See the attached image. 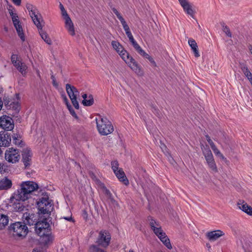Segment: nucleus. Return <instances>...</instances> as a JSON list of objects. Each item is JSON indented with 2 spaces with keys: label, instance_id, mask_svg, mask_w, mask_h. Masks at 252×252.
<instances>
[{
  "label": "nucleus",
  "instance_id": "obj_1",
  "mask_svg": "<svg viewBox=\"0 0 252 252\" xmlns=\"http://www.w3.org/2000/svg\"><path fill=\"white\" fill-rule=\"evenodd\" d=\"M26 8L29 11V15L32 19L34 24L36 26L42 39L48 44H52V40L43 30V25L41 23L43 22L42 17L37 7L31 3L26 4Z\"/></svg>",
  "mask_w": 252,
  "mask_h": 252
},
{
  "label": "nucleus",
  "instance_id": "obj_2",
  "mask_svg": "<svg viewBox=\"0 0 252 252\" xmlns=\"http://www.w3.org/2000/svg\"><path fill=\"white\" fill-rule=\"evenodd\" d=\"M38 189L37 183L32 181L22 182L20 188L12 194V199L25 201L32 197L33 192Z\"/></svg>",
  "mask_w": 252,
  "mask_h": 252
},
{
  "label": "nucleus",
  "instance_id": "obj_3",
  "mask_svg": "<svg viewBox=\"0 0 252 252\" xmlns=\"http://www.w3.org/2000/svg\"><path fill=\"white\" fill-rule=\"evenodd\" d=\"M35 228L36 233L40 236L41 241L43 243L46 245L52 241L50 224L46 219L37 221Z\"/></svg>",
  "mask_w": 252,
  "mask_h": 252
},
{
  "label": "nucleus",
  "instance_id": "obj_4",
  "mask_svg": "<svg viewBox=\"0 0 252 252\" xmlns=\"http://www.w3.org/2000/svg\"><path fill=\"white\" fill-rule=\"evenodd\" d=\"M148 220L151 229L160 240L169 249H172L170 240L165 233L163 231L159 223L155 220L152 217H148Z\"/></svg>",
  "mask_w": 252,
  "mask_h": 252
},
{
  "label": "nucleus",
  "instance_id": "obj_5",
  "mask_svg": "<svg viewBox=\"0 0 252 252\" xmlns=\"http://www.w3.org/2000/svg\"><path fill=\"white\" fill-rule=\"evenodd\" d=\"M95 121L97 130L101 135H107L113 131V126L107 118L99 116L95 119Z\"/></svg>",
  "mask_w": 252,
  "mask_h": 252
},
{
  "label": "nucleus",
  "instance_id": "obj_6",
  "mask_svg": "<svg viewBox=\"0 0 252 252\" xmlns=\"http://www.w3.org/2000/svg\"><path fill=\"white\" fill-rule=\"evenodd\" d=\"M119 55L135 73L139 76L143 75V72L140 66L132 57L129 56L126 50L121 52Z\"/></svg>",
  "mask_w": 252,
  "mask_h": 252
},
{
  "label": "nucleus",
  "instance_id": "obj_7",
  "mask_svg": "<svg viewBox=\"0 0 252 252\" xmlns=\"http://www.w3.org/2000/svg\"><path fill=\"white\" fill-rule=\"evenodd\" d=\"M203 154L209 168L214 172H217V167L215 163L213 154L208 146L201 147Z\"/></svg>",
  "mask_w": 252,
  "mask_h": 252
},
{
  "label": "nucleus",
  "instance_id": "obj_8",
  "mask_svg": "<svg viewBox=\"0 0 252 252\" xmlns=\"http://www.w3.org/2000/svg\"><path fill=\"white\" fill-rule=\"evenodd\" d=\"M11 230L14 232V235L19 237H25L28 232V229L24 223L21 222H16L11 225Z\"/></svg>",
  "mask_w": 252,
  "mask_h": 252
},
{
  "label": "nucleus",
  "instance_id": "obj_9",
  "mask_svg": "<svg viewBox=\"0 0 252 252\" xmlns=\"http://www.w3.org/2000/svg\"><path fill=\"white\" fill-rule=\"evenodd\" d=\"M239 249L244 252H252V239L249 236H241L237 241Z\"/></svg>",
  "mask_w": 252,
  "mask_h": 252
},
{
  "label": "nucleus",
  "instance_id": "obj_10",
  "mask_svg": "<svg viewBox=\"0 0 252 252\" xmlns=\"http://www.w3.org/2000/svg\"><path fill=\"white\" fill-rule=\"evenodd\" d=\"M111 235L106 230H101L96 241V244L103 248H106L109 245L111 240Z\"/></svg>",
  "mask_w": 252,
  "mask_h": 252
},
{
  "label": "nucleus",
  "instance_id": "obj_11",
  "mask_svg": "<svg viewBox=\"0 0 252 252\" xmlns=\"http://www.w3.org/2000/svg\"><path fill=\"white\" fill-rule=\"evenodd\" d=\"M66 92L71 101L74 107L78 109L79 105L77 100V96L79 94L77 89L69 84H67L65 86Z\"/></svg>",
  "mask_w": 252,
  "mask_h": 252
},
{
  "label": "nucleus",
  "instance_id": "obj_12",
  "mask_svg": "<svg viewBox=\"0 0 252 252\" xmlns=\"http://www.w3.org/2000/svg\"><path fill=\"white\" fill-rule=\"evenodd\" d=\"M11 61L13 65L23 75L26 74L28 66L19 59L17 55H12Z\"/></svg>",
  "mask_w": 252,
  "mask_h": 252
},
{
  "label": "nucleus",
  "instance_id": "obj_13",
  "mask_svg": "<svg viewBox=\"0 0 252 252\" xmlns=\"http://www.w3.org/2000/svg\"><path fill=\"white\" fill-rule=\"evenodd\" d=\"M12 21L15 28L16 30L18 36L22 41L25 40V37L23 32V28L19 19L17 14L15 12L13 14H10Z\"/></svg>",
  "mask_w": 252,
  "mask_h": 252
},
{
  "label": "nucleus",
  "instance_id": "obj_14",
  "mask_svg": "<svg viewBox=\"0 0 252 252\" xmlns=\"http://www.w3.org/2000/svg\"><path fill=\"white\" fill-rule=\"evenodd\" d=\"M12 21L15 28L16 30L18 36L22 41L25 40V37L23 32V28L19 19L17 14L15 12L13 14H10Z\"/></svg>",
  "mask_w": 252,
  "mask_h": 252
},
{
  "label": "nucleus",
  "instance_id": "obj_15",
  "mask_svg": "<svg viewBox=\"0 0 252 252\" xmlns=\"http://www.w3.org/2000/svg\"><path fill=\"white\" fill-rule=\"evenodd\" d=\"M0 126L6 131L13 130L14 127V124L13 119L6 115L0 117Z\"/></svg>",
  "mask_w": 252,
  "mask_h": 252
},
{
  "label": "nucleus",
  "instance_id": "obj_16",
  "mask_svg": "<svg viewBox=\"0 0 252 252\" xmlns=\"http://www.w3.org/2000/svg\"><path fill=\"white\" fill-rule=\"evenodd\" d=\"M5 158L9 162L16 163L20 158V154L17 149L8 148L5 153Z\"/></svg>",
  "mask_w": 252,
  "mask_h": 252
},
{
  "label": "nucleus",
  "instance_id": "obj_17",
  "mask_svg": "<svg viewBox=\"0 0 252 252\" xmlns=\"http://www.w3.org/2000/svg\"><path fill=\"white\" fill-rule=\"evenodd\" d=\"M38 216L29 212H26L23 214L22 216V220L24 223H26L29 225H35L38 221Z\"/></svg>",
  "mask_w": 252,
  "mask_h": 252
},
{
  "label": "nucleus",
  "instance_id": "obj_18",
  "mask_svg": "<svg viewBox=\"0 0 252 252\" xmlns=\"http://www.w3.org/2000/svg\"><path fill=\"white\" fill-rule=\"evenodd\" d=\"M181 6L183 7L184 11L187 14L190 15L192 18H194L195 13L194 10L192 8V5L188 1V0H178Z\"/></svg>",
  "mask_w": 252,
  "mask_h": 252
},
{
  "label": "nucleus",
  "instance_id": "obj_19",
  "mask_svg": "<svg viewBox=\"0 0 252 252\" xmlns=\"http://www.w3.org/2000/svg\"><path fill=\"white\" fill-rule=\"evenodd\" d=\"M32 153L31 150L29 148L23 149L22 152V161L26 167L31 164Z\"/></svg>",
  "mask_w": 252,
  "mask_h": 252
},
{
  "label": "nucleus",
  "instance_id": "obj_20",
  "mask_svg": "<svg viewBox=\"0 0 252 252\" xmlns=\"http://www.w3.org/2000/svg\"><path fill=\"white\" fill-rule=\"evenodd\" d=\"M10 134L4 131H0V146L7 147L11 142Z\"/></svg>",
  "mask_w": 252,
  "mask_h": 252
},
{
  "label": "nucleus",
  "instance_id": "obj_21",
  "mask_svg": "<svg viewBox=\"0 0 252 252\" xmlns=\"http://www.w3.org/2000/svg\"><path fill=\"white\" fill-rule=\"evenodd\" d=\"M23 201L22 200H18L15 199H12V195L10 198V202L12 204V206L14 211L16 212H22L24 211L25 207L23 204Z\"/></svg>",
  "mask_w": 252,
  "mask_h": 252
},
{
  "label": "nucleus",
  "instance_id": "obj_22",
  "mask_svg": "<svg viewBox=\"0 0 252 252\" xmlns=\"http://www.w3.org/2000/svg\"><path fill=\"white\" fill-rule=\"evenodd\" d=\"M224 235L223 232L220 230L208 232L206 234L207 238L211 241H215Z\"/></svg>",
  "mask_w": 252,
  "mask_h": 252
},
{
  "label": "nucleus",
  "instance_id": "obj_23",
  "mask_svg": "<svg viewBox=\"0 0 252 252\" xmlns=\"http://www.w3.org/2000/svg\"><path fill=\"white\" fill-rule=\"evenodd\" d=\"M238 207L250 216H252V208L244 201L240 200L237 203Z\"/></svg>",
  "mask_w": 252,
  "mask_h": 252
},
{
  "label": "nucleus",
  "instance_id": "obj_24",
  "mask_svg": "<svg viewBox=\"0 0 252 252\" xmlns=\"http://www.w3.org/2000/svg\"><path fill=\"white\" fill-rule=\"evenodd\" d=\"M116 177L118 178L119 181L122 182L125 185L129 184V181L126 176L125 173L123 169H120L114 173Z\"/></svg>",
  "mask_w": 252,
  "mask_h": 252
},
{
  "label": "nucleus",
  "instance_id": "obj_25",
  "mask_svg": "<svg viewBox=\"0 0 252 252\" xmlns=\"http://www.w3.org/2000/svg\"><path fill=\"white\" fill-rule=\"evenodd\" d=\"M65 20V28L67 30L69 33L72 35L74 36L75 34L74 27L72 21H71L70 18H67Z\"/></svg>",
  "mask_w": 252,
  "mask_h": 252
},
{
  "label": "nucleus",
  "instance_id": "obj_26",
  "mask_svg": "<svg viewBox=\"0 0 252 252\" xmlns=\"http://www.w3.org/2000/svg\"><path fill=\"white\" fill-rule=\"evenodd\" d=\"M12 183L11 180L7 178H4L0 180V190H7L10 189Z\"/></svg>",
  "mask_w": 252,
  "mask_h": 252
},
{
  "label": "nucleus",
  "instance_id": "obj_27",
  "mask_svg": "<svg viewBox=\"0 0 252 252\" xmlns=\"http://www.w3.org/2000/svg\"><path fill=\"white\" fill-rule=\"evenodd\" d=\"M37 204L39 208V211L42 213L45 214L47 212V209L44 207H46L49 204L48 199L44 197L41 198Z\"/></svg>",
  "mask_w": 252,
  "mask_h": 252
},
{
  "label": "nucleus",
  "instance_id": "obj_28",
  "mask_svg": "<svg viewBox=\"0 0 252 252\" xmlns=\"http://www.w3.org/2000/svg\"><path fill=\"white\" fill-rule=\"evenodd\" d=\"M188 43L191 49L192 50L194 55L196 57H198L200 56V54L199 51L198 50V46L196 41L190 38L189 39Z\"/></svg>",
  "mask_w": 252,
  "mask_h": 252
},
{
  "label": "nucleus",
  "instance_id": "obj_29",
  "mask_svg": "<svg viewBox=\"0 0 252 252\" xmlns=\"http://www.w3.org/2000/svg\"><path fill=\"white\" fill-rule=\"evenodd\" d=\"M8 217L4 215L0 214V229L5 227L8 223Z\"/></svg>",
  "mask_w": 252,
  "mask_h": 252
},
{
  "label": "nucleus",
  "instance_id": "obj_30",
  "mask_svg": "<svg viewBox=\"0 0 252 252\" xmlns=\"http://www.w3.org/2000/svg\"><path fill=\"white\" fill-rule=\"evenodd\" d=\"M111 44L113 48L119 54H120L121 52H122V51L125 50L123 47L118 41H112Z\"/></svg>",
  "mask_w": 252,
  "mask_h": 252
},
{
  "label": "nucleus",
  "instance_id": "obj_31",
  "mask_svg": "<svg viewBox=\"0 0 252 252\" xmlns=\"http://www.w3.org/2000/svg\"><path fill=\"white\" fill-rule=\"evenodd\" d=\"M241 69L247 79L250 80L252 78V74L248 69V67L244 65L241 66Z\"/></svg>",
  "mask_w": 252,
  "mask_h": 252
},
{
  "label": "nucleus",
  "instance_id": "obj_32",
  "mask_svg": "<svg viewBox=\"0 0 252 252\" xmlns=\"http://www.w3.org/2000/svg\"><path fill=\"white\" fill-rule=\"evenodd\" d=\"M21 136L18 134H14L13 136V143L17 145L22 146L23 145L22 141L21 140Z\"/></svg>",
  "mask_w": 252,
  "mask_h": 252
},
{
  "label": "nucleus",
  "instance_id": "obj_33",
  "mask_svg": "<svg viewBox=\"0 0 252 252\" xmlns=\"http://www.w3.org/2000/svg\"><path fill=\"white\" fill-rule=\"evenodd\" d=\"M133 46L141 56L143 57L146 56L147 53L142 49L137 42L133 44Z\"/></svg>",
  "mask_w": 252,
  "mask_h": 252
},
{
  "label": "nucleus",
  "instance_id": "obj_34",
  "mask_svg": "<svg viewBox=\"0 0 252 252\" xmlns=\"http://www.w3.org/2000/svg\"><path fill=\"white\" fill-rule=\"evenodd\" d=\"M99 246L95 245H92L90 247V252H106L102 249L99 247Z\"/></svg>",
  "mask_w": 252,
  "mask_h": 252
},
{
  "label": "nucleus",
  "instance_id": "obj_35",
  "mask_svg": "<svg viewBox=\"0 0 252 252\" xmlns=\"http://www.w3.org/2000/svg\"><path fill=\"white\" fill-rule=\"evenodd\" d=\"M82 103L85 106H91L94 103V98L92 95L89 96L86 99L83 100Z\"/></svg>",
  "mask_w": 252,
  "mask_h": 252
},
{
  "label": "nucleus",
  "instance_id": "obj_36",
  "mask_svg": "<svg viewBox=\"0 0 252 252\" xmlns=\"http://www.w3.org/2000/svg\"><path fill=\"white\" fill-rule=\"evenodd\" d=\"M222 31L225 34L229 37H231L232 34L228 26L225 25L224 24L222 25Z\"/></svg>",
  "mask_w": 252,
  "mask_h": 252
},
{
  "label": "nucleus",
  "instance_id": "obj_37",
  "mask_svg": "<svg viewBox=\"0 0 252 252\" xmlns=\"http://www.w3.org/2000/svg\"><path fill=\"white\" fill-rule=\"evenodd\" d=\"M212 150L213 151L214 154L218 157H220L222 159H224L225 158L223 156V155L220 152V151L219 150V149L216 147V146H215L214 147L212 148Z\"/></svg>",
  "mask_w": 252,
  "mask_h": 252
},
{
  "label": "nucleus",
  "instance_id": "obj_38",
  "mask_svg": "<svg viewBox=\"0 0 252 252\" xmlns=\"http://www.w3.org/2000/svg\"><path fill=\"white\" fill-rule=\"evenodd\" d=\"M112 10L114 13L117 16L119 20L121 21V22L125 20L124 18L122 17L120 13L117 10V9L113 7L112 8Z\"/></svg>",
  "mask_w": 252,
  "mask_h": 252
},
{
  "label": "nucleus",
  "instance_id": "obj_39",
  "mask_svg": "<svg viewBox=\"0 0 252 252\" xmlns=\"http://www.w3.org/2000/svg\"><path fill=\"white\" fill-rule=\"evenodd\" d=\"M112 169L114 173L119 170L120 168L119 167V163L117 161H113L111 162Z\"/></svg>",
  "mask_w": 252,
  "mask_h": 252
},
{
  "label": "nucleus",
  "instance_id": "obj_40",
  "mask_svg": "<svg viewBox=\"0 0 252 252\" xmlns=\"http://www.w3.org/2000/svg\"><path fill=\"white\" fill-rule=\"evenodd\" d=\"M121 23L123 27L124 30L126 32V33L130 32L129 28L128 26L127 25V24H126L125 20L123 21Z\"/></svg>",
  "mask_w": 252,
  "mask_h": 252
},
{
  "label": "nucleus",
  "instance_id": "obj_41",
  "mask_svg": "<svg viewBox=\"0 0 252 252\" xmlns=\"http://www.w3.org/2000/svg\"><path fill=\"white\" fill-rule=\"evenodd\" d=\"M126 34L129 38V41L131 42L132 45L137 42L134 39L131 32L126 33Z\"/></svg>",
  "mask_w": 252,
  "mask_h": 252
},
{
  "label": "nucleus",
  "instance_id": "obj_42",
  "mask_svg": "<svg viewBox=\"0 0 252 252\" xmlns=\"http://www.w3.org/2000/svg\"><path fill=\"white\" fill-rule=\"evenodd\" d=\"M67 108L68 109V110L69 111L70 113L73 117H74V118H75L76 119L78 118V117H77L75 112L74 111V110H73V109L72 108V107H71V105L68 106V107H67Z\"/></svg>",
  "mask_w": 252,
  "mask_h": 252
},
{
  "label": "nucleus",
  "instance_id": "obj_43",
  "mask_svg": "<svg viewBox=\"0 0 252 252\" xmlns=\"http://www.w3.org/2000/svg\"><path fill=\"white\" fill-rule=\"evenodd\" d=\"M81 216L86 221H87L89 220V215L87 212L86 210H84L82 211Z\"/></svg>",
  "mask_w": 252,
  "mask_h": 252
},
{
  "label": "nucleus",
  "instance_id": "obj_44",
  "mask_svg": "<svg viewBox=\"0 0 252 252\" xmlns=\"http://www.w3.org/2000/svg\"><path fill=\"white\" fill-rule=\"evenodd\" d=\"M7 9L9 14H13V13L15 12V8L11 4H8L7 5Z\"/></svg>",
  "mask_w": 252,
  "mask_h": 252
},
{
  "label": "nucleus",
  "instance_id": "obj_45",
  "mask_svg": "<svg viewBox=\"0 0 252 252\" xmlns=\"http://www.w3.org/2000/svg\"><path fill=\"white\" fill-rule=\"evenodd\" d=\"M205 137H206L207 141H208V142L210 144L211 148H212L214 147L215 146H216L215 144L214 143V142L211 140V139L210 138V137H209V136L208 135H206Z\"/></svg>",
  "mask_w": 252,
  "mask_h": 252
},
{
  "label": "nucleus",
  "instance_id": "obj_46",
  "mask_svg": "<svg viewBox=\"0 0 252 252\" xmlns=\"http://www.w3.org/2000/svg\"><path fill=\"white\" fill-rule=\"evenodd\" d=\"M63 97L64 102L66 104L67 107H68V106L71 105L69 104V102L66 96L65 95H63Z\"/></svg>",
  "mask_w": 252,
  "mask_h": 252
},
{
  "label": "nucleus",
  "instance_id": "obj_47",
  "mask_svg": "<svg viewBox=\"0 0 252 252\" xmlns=\"http://www.w3.org/2000/svg\"><path fill=\"white\" fill-rule=\"evenodd\" d=\"M62 14L64 20L66 19L67 18H70L65 10L62 11Z\"/></svg>",
  "mask_w": 252,
  "mask_h": 252
},
{
  "label": "nucleus",
  "instance_id": "obj_48",
  "mask_svg": "<svg viewBox=\"0 0 252 252\" xmlns=\"http://www.w3.org/2000/svg\"><path fill=\"white\" fill-rule=\"evenodd\" d=\"M13 3L17 5V6H20L21 4L22 0H11Z\"/></svg>",
  "mask_w": 252,
  "mask_h": 252
},
{
  "label": "nucleus",
  "instance_id": "obj_49",
  "mask_svg": "<svg viewBox=\"0 0 252 252\" xmlns=\"http://www.w3.org/2000/svg\"><path fill=\"white\" fill-rule=\"evenodd\" d=\"M144 58L147 59L150 62V63H154V59L148 54H147L146 56H145Z\"/></svg>",
  "mask_w": 252,
  "mask_h": 252
},
{
  "label": "nucleus",
  "instance_id": "obj_50",
  "mask_svg": "<svg viewBox=\"0 0 252 252\" xmlns=\"http://www.w3.org/2000/svg\"><path fill=\"white\" fill-rule=\"evenodd\" d=\"M104 190L105 191V194H106L107 195H111L110 191L108 189H107L105 187H104Z\"/></svg>",
  "mask_w": 252,
  "mask_h": 252
},
{
  "label": "nucleus",
  "instance_id": "obj_51",
  "mask_svg": "<svg viewBox=\"0 0 252 252\" xmlns=\"http://www.w3.org/2000/svg\"><path fill=\"white\" fill-rule=\"evenodd\" d=\"M53 82V85L54 86H55V87H58V84L57 83V82H56V80H53L52 81Z\"/></svg>",
  "mask_w": 252,
  "mask_h": 252
},
{
  "label": "nucleus",
  "instance_id": "obj_52",
  "mask_svg": "<svg viewBox=\"0 0 252 252\" xmlns=\"http://www.w3.org/2000/svg\"><path fill=\"white\" fill-rule=\"evenodd\" d=\"M60 9H61V12L64 10L65 9L63 7V4L62 3H60Z\"/></svg>",
  "mask_w": 252,
  "mask_h": 252
},
{
  "label": "nucleus",
  "instance_id": "obj_53",
  "mask_svg": "<svg viewBox=\"0 0 252 252\" xmlns=\"http://www.w3.org/2000/svg\"><path fill=\"white\" fill-rule=\"evenodd\" d=\"M63 219L68 221H71L72 220L71 217H64Z\"/></svg>",
  "mask_w": 252,
  "mask_h": 252
},
{
  "label": "nucleus",
  "instance_id": "obj_54",
  "mask_svg": "<svg viewBox=\"0 0 252 252\" xmlns=\"http://www.w3.org/2000/svg\"><path fill=\"white\" fill-rule=\"evenodd\" d=\"M82 97L83 98V100L86 99L87 98V95L86 94H84L82 95Z\"/></svg>",
  "mask_w": 252,
  "mask_h": 252
},
{
  "label": "nucleus",
  "instance_id": "obj_55",
  "mask_svg": "<svg viewBox=\"0 0 252 252\" xmlns=\"http://www.w3.org/2000/svg\"><path fill=\"white\" fill-rule=\"evenodd\" d=\"M2 106V102L1 98H0V110L1 109Z\"/></svg>",
  "mask_w": 252,
  "mask_h": 252
},
{
  "label": "nucleus",
  "instance_id": "obj_56",
  "mask_svg": "<svg viewBox=\"0 0 252 252\" xmlns=\"http://www.w3.org/2000/svg\"><path fill=\"white\" fill-rule=\"evenodd\" d=\"M249 50L250 51L251 53L252 54V46H250L249 47Z\"/></svg>",
  "mask_w": 252,
  "mask_h": 252
},
{
  "label": "nucleus",
  "instance_id": "obj_57",
  "mask_svg": "<svg viewBox=\"0 0 252 252\" xmlns=\"http://www.w3.org/2000/svg\"><path fill=\"white\" fill-rule=\"evenodd\" d=\"M51 78V79H52V81H53V80H56L55 76H53V75H52Z\"/></svg>",
  "mask_w": 252,
  "mask_h": 252
},
{
  "label": "nucleus",
  "instance_id": "obj_58",
  "mask_svg": "<svg viewBox=\"0 0 252 252\" xmlns=\"http://www.w3.org/2000/svg\"><path fill=\"white\" fill-rule=\"evenodd\" d=\"M154 66H156V63L154 61V63H151Z\"/></svg>",
  "mask_w": 252,
  "mask_h": 252
},
{
  "label": "nucleus",
  "instance_id": "obj_59",
  "mask_svg": "<svg viewBox=\"0 0 252 252\" xmlns=\"http://www.w3.org/2000/svg\"><path fill=\"white\" fill-rule=\"evenodd\" d=\"M2 92V88L0 87V94Z\"/></svg>",
  "mask_w": 252,
  "mask_h": 252
},
{
  "label": "nucleus",
  "instance_id": "obj_60",
  "mask_svg": "<svg viewBox=\"0 0 252 252\" xmlns=\"http://www.w3.org/2000/svg\"><path fill=\"white\" fill-rule=\"evenodd\" d=\"M250 82L251 83L252 86V78H251V80H249Z\"/></svg>",
  "mask_w": 252,
  "mask_h": 252
},
{
  "label": "nucleus",
  "instance_id": "obj_61",
  "mask_svg": "<svg viewBox=\"0 0 252 252\" xmlns=\"http://www.w3.org/2000/svg\"><path fill=\"white\" fill-rule=\"evenodd\" d=\"M129 252H134V251H133V250H130L129 251Z\"/></svg>",
  "mask_w": 252,
  "mask_h": 252
}]
</instances>
